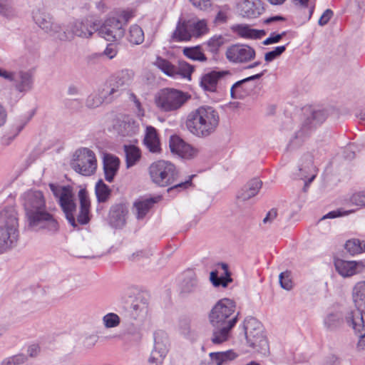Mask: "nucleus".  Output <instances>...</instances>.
Masks as SVG:
<instances>
[{
	"instance_id": "obj_1",
	"label": "nucleus",
	"mask_w": 365,
	"mask_h": 365,
	"mask_svg": "<svg viewBox=\"0 0 365 365\" xmlns=\"http://www.w3.org/2000/svg\"><path fill=\"white\" fill-rule=\"evenodd\" d=\"M24 205L30 226L53 232L58 230L56 219L46 210V200L41 192H26Z\"/></svg>"
},
{
	"instance_id": "obj_2",
	"label": "nucleus",
	"mask_w": 365,
	"mask_h": 365,
	"mask_svg": "<svg viewBox=\"0 0 365 365\" xmlns=\"http://www.w3.org/2000/svg\"><path fill=\"white\" fill-rule=\"evenodd\" d=\"M219 121L217 111L211 106H204L189 114L186 126L195 135L207 136L215 130Z\"/></svg>"
},
{
	"instance_id": "obj_3",
	"label": "nucleus",
	"mask_w": 365,
	"mask_h": 365,
	"mask_svg": "<svg viewBox=\"0 0 365 365\" xmlns=\"http://www.w3.org/2000/svg\"><path fill=\"white\" fill-rule=\"evenodd\" d=\"M356 309L346 317L347 323L359 334L358 347L365 348V281L358 282L353 290Z\"/></svg>"
},
{
	"instance_id": "obj_4",
	"label": "nucleus",
	"mask_w": 365,
	"mask_h": 365,
	"mask_svg": "<svg viewBox=\"0 0 365 365\" xmlns=\"http://www.w3.org/2000/svg\"><path fill=\"white\" fill-rule=\"evenodd\" d=\"M17 214L14 208L0 212V254L11 248L17 241Z\"/></svg>"
},
{
	"instance_id": "obj_5",
	"label": "nucleus",
	"mask_w": 365,
	"mask_h": 365,
	"mask_svg": "<svg viewBox=\"0 0 365 365\" xmlns=\"http://www.w3.org/2000/svg\"><path fill=\"white\" fill-rule=\"evenodd\" d=\"M190 98V96L187 93L174 88H164L155 94L154 103L160 112L174 113Z\"/></svg>"
},
{
	"instance_id": "obj_6",
	"label": "nucleus",
	"mask_w": 365,
	"mask_h": 365,
	"mask_svg": "<svg viewBox=\"0 0 365 365\" xmlns=\"http://www.w3.org/2000/svg\"><path fill=\"white\" fill-rule=\"evenodd\" d=\"M133 16L131 11H121L118 18L108 19L98 31V34L108 41L120 39L124 34L123 24Z\"/></svg>"
},
{
	"instance_id": "obj_7",
	"label": "nucleus",
	"mask_w": 365,
	"mask_h": 365,
	"mask_svg": "<svg viewBox=\"0 0 365 365\" xmlns=\"http://www.w3.org/2000/svg\"><path fill=\"white\" fill-rule=\"evenodd\" d=\"M235 310V303L232 299L224 298L220 299L212 308L210 314V321L213 327L219 325H227L233 322V327L237 321V316L230 317Z\"/></svg>"
},
{
	"instance_id": "obj_8",
	"label": "nucleus",
	"mask_w": 365,
	"mask_h": 365,
	"mask_svg": "<svg viewBox=\"0 0 365 365\" xmlns=\"http://www.w3.org/2000/svg\"><path fill=\"white\" fill-rule=\"evenodd\" d=\"M150 175L155 183L165 187L174 182L177 171L171 163L159 160L150 165Z\"/></svg>"
},
{
	"instance_id": "obj_9",
	"label": "nucleus",
	"mask_w": 365,
	"mask_h": 365,
	"mask_svg": "<svg viewBox=\"0 0 365 365\" xmlns=\"http://www.w3.org/2000/svg\"><path fill=\"white\" fill-rule=\"evenodd\" d=\"M74 156L71 165L76 172L85 176H90L95 173L97 160L93 151L88 148H81L76 152Z\"/></svg>"
},
{
	"instance_id": "obj_10",
	"label": "nucleus",
	"mask_w": 365,
	"mask_h": 365,
	"mask_svg": "<svg viewBox=\"0 0 365 365\" xmlns=\"http://www.w3.org/2000/svg\"><path fill=\"white\" fill-rule=\"evenodd\" d=\"M51 188L54 195L59 198L61 206L64 211L68 221L74 227H76L74 212L76 210V204L71 190L66 187L55 188L51 185Z\"/></svg>"
},
{
	"instance_id": "obj_11",
	"label": "nucleus",
	"mask_w": 365,
	"mask_h": 365,
	"mask_svg": "<svg viewBox=\"0 0 365 365\" xmlns=\"http://www.w3.org/2000/svg\"><path fill=\"white\" fill-rule=\"evenodd\" d=\"M155 64L165 73L171 77L181 76L190 78L194 71V67L185 61H180L178 66H175L164 58H158Z\"/></svg>"
},
{
	"instance_id": "obj_12",
	"label": "nucleus",
	"mask_w": 365,
	"mask_h": 365,
	"mask_svg": "<svg viewBox=\"0 0 365 365\" xmlns=\"http://www.w3.org/2000/svg\"><path fill=\"white\" fill-rule=\"evenodd\" d=\"M245 327L246 338L250 346L255 348L267 344L262 326L257 320L255 319H250L246 322Z\"/></svg>"
},
{
	"instance_id": "obj_13",
	"label": "nucleus",
	"mask_w": 365,
	"mask_h": 365,
	"mask_svg": "<svg viewBox=\"0 0 365 365\" xmlns=\"http://www.w3.org/2000/svg\"><path fill=\"white\" fill-rule=\"evenodd\" d=\"M227 58L235 63H247L255 57V51L247 45H232L226 51Z\"/></svg>"
},
{
	"instance_id": "obj_14",
	"label": "nucleus",
	"mask_w": 365,
	"mask_h": 365,
	"mask_svg": "<svg viewBox=\"0 0 365 365\" xmlns=\"http://www.w3.org/2000/svg\"><path fill=\"white\" fill-rule=\"evenodd\" d=\"M170 148L172 153L186 159L195 158L199 153V150L197 148L186 143L182 139L176 135L170 138Z\"/></svg>"
},
{
	"instance_id": "obj_15",
	"label": "nucleus",
	"mask_w": 365,
	"mask_h": 365,
	"mask_svg": "<svg viewBox=\"0 0 365 365\" xmlns=\"http://www.w3.org/2000/svg\"><path fill=\"white\" fill-rule=\"evenodd\" d=\"M336 271L343 277H351L365 271V259L361 261H345L336 259L335 261Z\"/></svg>"
},
{
	"instance_id": "obj_16",
	"label": "nucleus",
	"mask_w": 365,
	"mask_h": 365,
	"mask_svg": "<svg viewBox=\"0 0 365 365\" xmlns=\"http://www.w3.org/2000/svg\"><path fill=\"white\" fill-rule=\"evenodd\" d=\"M241 14L247 18L255 19L264 11V7L260 1L243 0L238 4Z\"/></svg>"
},
{
	"instance_id": "obj_17",
	"label": "nucleus",
	"mask_w": 365,
	"mask_h": 365,
	"mask_svg": "<svg viewBox=\"0 0 365 365\" xmlns=\"http://www.w3.org/2000/svg\"><path fill=\"white\" fill-rule=\"evenodd\" d=\"M210 280L214 286L226 287L232 282L231 274L226 264H220L217 269L210 274Z\"/></svg>"
},
{
	"instance_id": "obj_18",
	"label": "nucleus",
	"mask_w": 365,
	"mask_h": 365,
	"mask_svg": "<svg viewBox=\"0 0 365 365\" xmlns=\"http://www.w3.org/2000/svg\"><path fill=\"white\" fill-rule=\"evenodd\" d=\"M160 196L154 197H142L134 202V208L138 219H143L153 208L154 205L160 200Z\"/></svg>"
},
{
	"instance_id": "obj_19",
	"label": "nucleus",
	"mask_w": 365,
	"mask_h": 365,
	"mask_svg": "<svg viewBox=\"0 0 365 365\" xmlns=\"http://www.w3.org/2000/svg\"><path fill=\"white\" fill-rule=\"evenodd\" d=\"M81 210L78 216V221L81 224H87L90 221L91 200L86 189L80 190L78 192Z\"/></svg>"
},
{
	"instance_id": "obj_20",
	"label": "nucleus",
	"mask_w": 365,
	"mask_h": 365,
	"mask_svg": "<svg viewBox=\"0 0 365 365\" xmlns=\"http://www.w3.org/2000/svg\"><path fill=\"white\" fill-rule=\"evenodd\" d=\"M104 171L106 179L108 182H112L120 165V160L116 156L106 153L103 158Z\"/></svg>"
},
{
	"instance_id": "obj_21",
	"label": "nucleus",
	"mask_w": 365,
	"mask_h": 365,
	"mask_svg": "<svg viewBox=\"0 0 365 365\" xmlns=\"http://www.w3.org/2000/svg\"><path fill=\"white\" fill-rule=\"evenodd\" d=\"M144 143L152 153L160 151V141L157 130L153 126L146 128Z\"/></svg>"
},
{
	"instance_id": "obj_22",
	"label": "nucleus",
	"mask_w": 365,
	"mask_h": 365,
	"mask_svg": "<svg viewBox=\"0 0 365 365\" xmlns=\"http://www.w3.org/2000/svg\"><path fill=\"white\" fill-rule=\"evenodd\" d=\"M225 73L218 71H211L202 76L200 85L207 91L215 92L219 80L224 76Z\"/></svg>"
},
{
	"instance_id": "obj_23",
	"label": "nucleus",
	"mask_w": 365,
	"mask_h": 365,
	"mask_svg": "<svg viewBox=\"0 0 365 365\" xmlns=\"http://www.w3.org/2000/svg\"><path fill=\"white\" fill-rule=\"evenodd\" d=\"M128 210L125 207L119 205L113 207L109 214L110 223L115 227H120L125 224Z\"/></svg>"
},
{
	"instance_id": "obj_24",
	"label": "nucleus",
	"mask_w": 365,
	"mask_h": 365,
	"mask_svg": "<svg viewBox=\"0 0 365 365\" xmlns=\"http://www.w3.org/2000/svg\"><path fill=\"white\" fill-rule=\"evenodd\" d=\"M235 31L240 37L249 39H259L266 35L264 30L255 29L247 25L237 26Z\"/></svg>"
},
{
	"instance_id": "obj_25",
	"label": "nucleus",
	"mask_w": 365,
	"mask_h": 365,
	"mask_svg": "<svg viewBox=\"0 0 365 365\" xmlns=\"http://www.w3.org/2000/svg\"><path fill=\"white\" fill-rule=\"evenodd\" d=\"M233 322L228 323L227 325L215 327L216 329L213 332L212 341L215 344H220L227 341L230 331L233 327Z\"/></svg>"
},
{
	"instance_id": "obj_26",
	"label": "nucleus",
	"mask_w": 365,
	"mask_h": 365,
	"mask_svg": "<svg viewBox=\"0 0 365 365\" xmlns=\"http://www.w3.org/2000/svg\"><path fill=\"white\" fill-rule=\"evenodd\" d=\"M190 33L188 21L180 20L173 33V38L177 41H189L192 38Z\"/></svg>"
},
{
	"instance_id": "obj_27",
	"label": "nucleus",
	"mask_w": 365,
	"mask_h": 365,
	"mask_svg": "<svg viewBox=\"0 0 365 365\" xmlns=\"http://www.w3.org/2000/svg\"><path fill=\"white\" fill-rule=\"evenodd\" d=\"M188 26H190L191 31V38L202 36L209 31L207 23L205 20L190 19L188 20Z\"/></svg>"
},
{
	"instance_id": "obj_28",
	"label": "nucleus",
	"mask_w": 365,
	"mask_h": 365,
	"mask_svg": "<svg viewBox=\"0 0 365 365\" xmlns=\"http://www.w3.org/2000/svg\"><path fill=\"white\" fill-rule=\"evenodd\" d=\"M132 78L133 74L128 71H121L118 73L110 81V86H113L110 93H114L115 88L128 84L131 81Z\"/></svg>"
},
{
	"instance_id": "obj_29",
	"label": "nucleus",
	"mask_w": 365,
	"mask_h": 365,
	"mask_svg": "<svg viewBox=\"0 0 365 365\" xmlns=\"http://www.w3.org/2000/svg\"><path fill=\"white\" fill-rule=\"evenodd\" d=\"M346 250L351 255L365 252V240L353 238L346 241Z\"/></svg>"
},
{
	"instance_id": "obj_30",
	"label": "nucleus",
	"mask_w": 365,
	"mask_h": 365,
	"mask_svg": "<svg viewBox=\"0 0 365 365\" xmlns=\"http://www.w3.org/2000/svg\"><path fill=\"white\" fill-rule=\"evenodd\" d=\"M125 151L126 153V159L128 166H133L140 158V150L135 145H125Z\"/></svg>"
},
{
	"instance_id": "obj_31",
	"label": "nucleus",
	"mask_w": 365,
	"mask_h": 365,
	"mask_svg": "<svg viewBox=\"0 0 365 365\" xmlns=\"http://www.w3.org/2000/svg\"><path fill=\"white\" fill-rule=\"evenodd\" d=\"M211 359L217 365H222L224 363L231 361L236 357V354L232 351L225 352H215L210 354Z\"/></svg>"
},
{
	"instance_id": "obj_32",
	"label": "nucleus",
	"mask_w": 365,
	"mask_h": 365,
	"mask_svg": "<svg viewBox=\"0 0 365 365\" xmlns=\"http://www.w3.org/2000/svg\"><path fill=\"white\" fill-rule=\"evenodd\" d=\"M111 190L103 180H99L96 185V194L100 202H106L110 196Z\"/></svg>"
},
{
	"instance_id": "obj_33",
	"label": "nucleus",
	"mask_w": 365,
	"mask_h": 365,
	"mask_svg": "<svg viewBox=\"0 0 365 365\" xmlns=\"http://www.w3.org/2000/svg\"><path fill=\"white\" fill-rule=\"evenodd\" d=\"M247 185L249 187V189H250V192H240L237 195V197L242 200H247L255 196L261 188L262 182L258 179H253Z\"/></svg>"
},
{
	"instance_id": "obj_34",
	"label": "nucleus",
	"mask_w": 365,
	"mask_h": 365,
	"mask_svg": "<svg viewBox=\"0 0 365 365\" xmlns=\"http://www.w3.org/2000/svg\"><path fill=\"white\" fill-rule=\"evenodd\" d=\"M128 41L133 44H140L144 41V33L138 25L130 26L128 35Z\"/></svg>"
},
{
	"instance_id": "obj_35",
	"label": "nucleus",
	"mask_w": 365,
	"mask_h": 365,
	"mask_svg": "<svg viewBox=\"0 0 365 365\" xmlns=\"http://www.w3.org/2000/svg\"><path fill=\"white\" fill-rule=\"evenodd\" d=\"M14 81H16V88L19 91H24L30 88L31 83V76L28 73L19 72L14 75Z\"/></svg>"
},
{
	"instance_id": "obj_36",
	"label": "nucleus",
	"mask_w": 365,
	"mask_h": 365,
	"mask_svg": "<svg viewBox=\"0 0 365 365\" xmlns=\"http://www.w3.org/2000/svg\"><path fill=\"white\" fill-rule=\"evenodd\" d=\"M183 54L192 60L199 61L201 62L207 61V57L199 46L185 48L183 49Z\"/></svg>"
},
{
	"instance_id": "obj_37",
	"label": "nucleus",
	"mask_w": 365,
	"mask_h": 365,
	"mask_svg": "<svg viewBox=\"0 0 365 365\" xmlns=\"http://www.w3.org/2000/svg\"><path fill=\"white\" fill-rule=\"evenodd\" d=\"M259 76H253L250 78H247L240 81L237 82L231 89V94L234 98H242L247 94V90L244 87L245 83L250 79L255 78Z\"/></svg>"
},
{
	"instance_id": "obj_38",
	"label": "nucleus",
	"mask_w": 365,
	"mask_h": 365,
	"mask_svg": "<svg viewBox=\"0 0 365 365\" xmlns=\"http://www.w3.org/2000/svg\"><path fill=\"white\" fill-rule=\"evenodd\" d=\"M94 31V26H91L90 28H88L87 24L83 22H78L75 24L73 32L77 36L87 38L91 36Z\"/></svg>"
},
{
	"instance_id": "obj_39",
	"label": "nucleus",
	"mask_w": 365,
	"mask_h": 365,
	"mask_svg": "<svg viewBox=\"0 0 365 365\" xmlns=\"http://www.w3.org/2000/svg\"><path fill=\"white\" fill-rule=\"evenodd\" d=\"M230 14V8L228 5H223L218 7V12L215 17L216 23H225Z\"/></svg>"
},
{
	"instance_id": "obj_40",
	"label": "nucleus",
	"mask_w": 365,
	"mask_h": 365,
	"mask_svg": "<svg viewBox=\"0 0 365 365\" xmlns=\"http://www.w3.org/2000/svg\"><path fill=\"white\" fill-rule=\"evenodd\" d=\"M326 119V115L324 111L317 110L314 111L312 113V121L311 122L309 119H307L304 126H307L308 125H311L310 128L317 127L320 125L323 121Z\"/></svg>"
},
{
	"instance_id": "obj_41",
	"label": "nucleus",
	"mask_w": 365,
	"mask_h": 365,
	"mask_svg": "<svg viewBox=\"0 0 365 365\" xmlns=\"http://www.w3.org/2000/svg\"><path fill=\"white\" fill-rule=\"evenodd\" d=\"M349 202L351 205L359 207H365V190L354 193Z\"/></svg>"
},
{
	"instance_id": "obj_42",
	"label": "nucleus",
	"mask_w": 365,
	"mask_h": 365,
	"mask_svg": "<svg viewBox=\"0 0 365 365\" xmlns=\"http://www.w3.org/2000/svg\"><path fill=\"white\" fill-rule=\"evenodd\" d=\"M294 2L297 6L307 10V19H310L314 13V3L310 1V0H294Z\"/></svg>"
},
{
	"instance_id": "obj_43",
	"label": "nucleus",
	"mask_w": 365,
	"mask_h": 365,
	"mask_svg": "<svg viewBox=\"0 0 365 365\" xmlns=\"http://www.w3.org/2000/svg\"><path fill=\"white\" fill-rule=\"evenodd\" d=\"M279 282L281 286L287 290H290L293 287V282L291 278L290 272H282L279 276Z\"/></svg>"
},
{
	"instance_id": "obj_44",
	"label": "nucleus",
	"mask_w": 365,
	"mask_h": 365,
	"mask_svg": "<svg viewBox=\"0 0 365 365\" xmlns=\"http://www.w3.org/2000/svg\"><path fill=\"white\" fill-rule=\"evenodd\" d=\"M103 322L106 327H115L120 324V318L117 314L110 313L103 317Z\"/></svg>"
},
{
	"instance_id": "obj_45",
	"label": "nucleus",
	"mask_w": 365,
	"mask_h": 365,
	"mask_svg": "<svg viewBox=\"0 0 365 365\" xmlns=\"http://www.w3.org/2000/svg\"><path fill=\"white\" fill-rule=\"evenodd\" d=\"M286 50L285 46H277L274 48V50L267 52L265 54V61L267 62H270L279 56L284 51Z\"/></svg>"
},
{
	"instance_id": "obj_46",
	"label": "nucleus",
	"mask_w": 365,
	"mask_h": 365,
	"mask_svg": "<svg viewBox=\"0 0 365 365\" xmlns=\"http://www.w3.org/2000/svg\"><path fill=\"white\" fill-rule=\"evenodd\" d=\"M25 360L26 356L24 355L18 354L4 361L2 365H18L24 363Z\"/></svg>"
},
{
	"instance_id": "obj_47",
	"label": "nucleus",
	"mask_w": 365,
	"mask_h": 365,
	"mask_svg": "<svg viewBox=\"0 0 365 365\" xmlns=\"http://www.w3.org/2000/svg\"><path fill=\"white\" fill-rule=\"evenodd\" d=\"M356 211V210H344L342 209H339L337 210H334L329 212L327 215L324 217V218H334L338 217H341L344 215H347L349 214L353 213Z\"/></svg>"
},
{
	"instance_id": "obj_48",
	"label": "nucleus",
	"mask_w": 365,
	"mask_h": 365,
	"mask_svg": "<svg viewBox=\"0 0 365 365\" xmlns=\"http://www.w3.org/2000/svg\"><path fill=\"white\" fill-rule=\"evenodd\" d=\"M224 43V38L222 36H214L207 43L212 51H217Z\"/></svg>"
},
{
	"instance_id": "obj_49",
	"label": "nucleus",
	"mask_w": 365,
	"mask_h": 365,
	"mask_svg": "<svg viewBox=\"0 0 365 365\" xmlns=\"http://www.w3.org/2000/svg\"><path fill=\"white\" fill-rule=\"evenodd\" d=\"M192 5L200 10H207L212 6V0H190Z\"/></svg>"
},
{
	"instance_id": "obj_50",
	"label": "nucleus",
	"mask_w": 365,
	"mask_h": 365,
	"mask_svg": "<svg viewBox=\"0 0 365 365\" xmlns=\"http://www.w3.org/2000/svg\"><path fill=\"white\" fill-rule=\"evenodd\" d=\"M334 13L333 11L328 9H327L322 16L320 17L319 20V24L320 26H324L328 24V22L331 20V19L333 17Z\"/></svg>"
},
{
	"instance_id": "obj_51",
	"label": "nucleus",
	"mask_w": 365,
	"mask_h": 365,
	"mask_svg": "<svg viewBox=\"0 0 365 365\" xmlns=\"http://www.w3.org/2000/svg\"><path fill=\"white\" fill-rule=\"evenodd\" d=\"M284 35H285V33H283L282 34H272L268 38H267L264 41V44L269 45V44L277 43L282 39V36Z\"/></svg>"
},
{
	"instance_id": "obj_52",
	"label": "nucleus",
	"mask_w": 365,
	"mask_h": 365,
	"mask_svg": "<svg viewBox=\"0 0 365 365\" xmlns=\"http://www.w3.org/2000/svg\"><path fill=\"white\" fill-rule=\"evenodd\" d=\"M192 178H193V176H191L190 180H186L184 182H181V183L174 185L173 187L169 188L168 191L171 192L173 190H178L180 188L187 189V187L192 186Z\"/></svg>"
},
{
	"instance_id": "obj_53",
	"label": "nucleus",
	"mask_w": 365,
	"mask_h": 365,
	"mask_svg": "<svg viewBox=\"0 0 365 365\" xmlns=\"http://www.w3.org/2000/svg\"><path fill=\"white\" fill-rule=\"evenodd\" d=\"M102 103V98L90 96L87 99V105L89 107H97Z\"/></svg>"
},
{
	"instance_id": "obj_54",
	"label": "nucleus",
	"mask_w": 365,
	"mask_h": 365,
	"mask_svg": "<svg viewBox=\"0 0 365 365\" xmlns=\"http://www.w3.org/2000/svg\"><path fill=\"white\" fill-rule=\"evenodd\" d=\"M117 53L116 46L113 44H109L105 50V54L110 58H113Z\"/></svg>"
},
{
	"instance_id": "obj_55",
	"label": "nucleus",
	"mask_w": 365,
	"mask_h": 365,
	"mask_svg": "<svg viewBox=\"0 0 365 365\" xmlns=\"http://www.w3.org/2000/svg\"><path fill=\"white\" fill-rule=\"evenodd\" d=\"M285 19L280 16H275L263 20L264 24H270L278 21H284Z\"/></svg>"
},
{
	"instance_id": "obj_56",
	"label": "nucleus",
	"mask_w": 365,
	"mask_h": 365,
	"mask_svg": "<svg viewBox=\"0 0 365 365\" xmlns=\"http://www.w3.org/2000/svg\"><path fill=\"white\" fill-rule=\"evenodd\" d=\"M277 216V211L276 209H272L267 215L266 217L264 219V223H267L268 222H272L274 220Z\"/></svg>"
},
{
	"instance_id": "obj_57",
	"label": "nucleus",
	"mask_w": 365,
	"mask_h": 365,
	"mask_svg": "<svg viewBox=\"0 0 365 365\" xmlns=\"http://www.w3.org/2000/svg\"><path fill=\"white\" fill-rule=\"evenodd\" d=\"M0 76L5 79H9L10 81H14V73L9 72L2 68H0Z\"/></svg>"
},
{
	"instance_id": "obj_58",
	"label": "nucleus",
	"mask_w": 365,
	"mask_h": 365,
	"mask_svg": "<svg viewBox=\"0 0 365 365\" xmlns=\"http://www.w3.org/2000/svg\"><path fill=\"white\" fill-rule=\"evenodd\" d=\"M6 111L4 108L0 104V126L3 125L6 120Z\"/></svg>"
},
{
	"instance_id": "obj_59",
	"label": "nucleus",
	"mask_w": 365,
	"mask_h": 365,
	"mask_svg": "<svg viewBox=\"0 0 365 365\" xmlns=\"http://www.w3.org/2000/svg\"><path fill=\"white\" fill-rule=\"evenodd\" d=\"M40 351V348L38 345L34 344L29 348V353L31 356H36Z\"/></svg>"
},
{
	"instance_id": "obj_60",
	"label": "nucleus",
	"mask_w": 365,
	"mask_h": 365,
	"mask_svg": "<svg viewBox=\"0 0 365 365\" xmlns=\"http://www.w3.org/2000/svg\"><path fill=\"white\" fill-rule=\"evenodd\" d=\"M197 286L195 282H192L190 286H186L184 287V292L187 293L192 292L196 291Z\"/></svg>"
},
{
	"instance_id": "obj_61",
	"label": "nucleus",
	"mask_w": 365,
	"mask_h": 365,
	"mask_svg": "<svg viewBox=\"0 0 365 365\" xmlns=\"http://www.w3.org/2000/svg\"><path fill=\"white\" fill-rule=\"evenodd\" d=\"M156 354H157V352L153 351L152 353V355H151L150 359H149V361L151 363H156V365H160L161 364V361H158V359L156 358Z\"/></svg>"
},
{
	"instance_id": "obj_62",
	"label": "nucleus",
	"mask_w": 365,
	"mask_h": 365,
	"mask_svg": "<svg viewBox=\"0 0 365 365\" xmlns=\"http://www.w3.org/2000/svg\"><path fill=\"white\" fill-rule=\"evenodd\" d=\"M335 318H336V316L334 315V314H330L329 316L327 317V319H326V324L329 326V327H331L332 325H334V324L332 323V321H335Z\"/></svg>"
},
{
	"instance_id": "obj_63",
	"label": "nucleus",
	"mask_w": 365,
	"mask_h": 365,
	"mask_svg": "<svg viewBox=\"0 0 365 365\" xmlns=\"http://www.w3.org/2000/svg\"><path fill=\"white\" fill-rule=\"evenodd\" d=\"M138 130V126H135L134 123L131 126V128L126 132L127 135H131L133 133H135Z\"/></svg>"
},
{
	"instance_id": "obj_64",
	"label": "nucleus",
	"mask_w": 365,
	"mask_h": 365,
	"mask_svg": "<svg viewBox=\"0 0 365 365\" xmlns=\"http://www.w3.org/2000/svg\"><path fill=\"white\" fill-rule=\"evenodd\" d=\"M6 0H0V13H4V7L6 6Z\"/></svg>"
}]
</instances>
